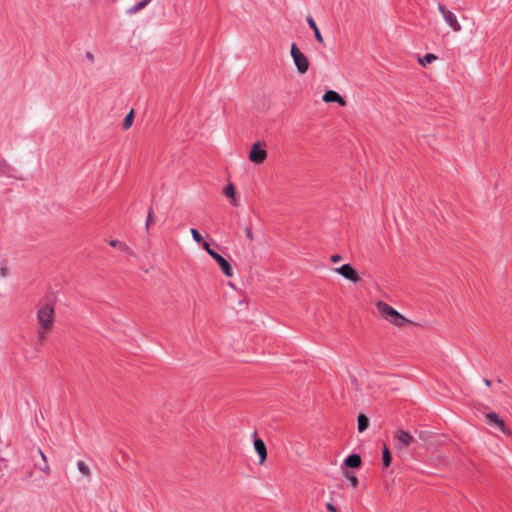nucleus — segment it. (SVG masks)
Segmentation results:
<instances>
[{"label": "nucleus", "mask_w": 512, "mask_h": 512, "mask_svg": "<svg viewBox=\"0 0 512 512\" xmlns=\"http://www.w3.org/2000/svg\"><path fill=\"white\" fill-rule=\"evenodd\" d=\"M38 328L37 339L43 343L47 339V334L52 331L55 322V309L49 303H41L37 307L36 313Z\"/></svg>", "instance_id": "f257e3e1"}, {"label": "nucleus", "mask_w": 512, "mask_h": 512, "mask_svg": "<svg viewBox=\"0 0 512 512\" xmlns=\"http://www.w3.org/2000/svg\"><path fill=\"white\" fill-rule=\"evenodd\" d=\"M376 308L380 315L391 323L392 325L396 327H403L406 324H411L412 321L404 317L402 314H400L398 311H396L393 307L388 305L387 303L383 301H378L376 303Z\"/></svg>", "instance_id": "f03ea898"}, {"label": "nucleus", "mask_w": 512, "mask_h": 512, "mask_svg": "<svg viewBox=\"0 0 512 512\" xmlns=\"http://www.w3.org/2000/svg\"><path fill=\"white\" fill-rule=\"evenodd\" d=\"M291 57L300 74H305L309 69L308 58L300 51L295 43L291 44Z\"/></svg>", "instance_id": "7ed1b4c3"}, {"label": "nucleus", "mask_w": 512, "mask_h": 512, "mask_svg": "<svg viewBox=\"0 0 512 512\" xmlns=\"http://www.w3.org/2000/svg\"><path fill=\"white\" fill-rule=\"evenodd\" d=\"M394 438V447L399 451L407 449L415 441L414 437L408 431L402 428L396 429L394 432Z\"/></svg>", "instance_id": "20e7f679"}, {"label": "nucleus", "mask_w": 512, "mask_h": 512, "mask_svg": "<svg viewBox=\"0 0 512 512\" xmlns=\"http://www.w3.org/2000/svg\"><path fill=\"white\" fill-rule=\"evenodd\" d=\"M438 11L442 15L446 24L455 32H459L462 29L461 24L459 23L457 16L449 10L445 5L438 4Z\"/></svg>", "instance_id": "39448f33"}, {"label": "nucleus", "mask_w": 512, "mask_h": 512, "mask_svg": "<svg viewBox=\"0 0 512 512\" xmlns=\"http://www.w3.org/2000/svg\"><path fill=\"white\" fill-rule=\"evenodd\" d=\"M267 158V151L262 147L260 142H256L252 145L249 152V160L257 165L265 162Z\"/></svg>", "instance_id": "423d86ee"}, {"label": "nucleus", "mask_w": 512, "mask_h": 512, "mask_svg": "<svg viewBox=\"0 0 512 512\" xmlns=\"http://www.w3.org/2000/svg\"><path fill=\"white\" fill-rule=\"evenodd\" d=\"M334 271L351 282L356 283L360 280L357 272L350 264H344L341 267L335 268Z\"/></svg>", "instance_id": "0eeeda50"}, {"label": "nucleus", "mask_w": 512, "mask_h": 512, "mask_svg": "<svg viewBox=\"0 0 512 512\" xmlns=\"http://www.w3.org/2000/svg\"><path fill=\"white\" fill-rule=\"evenodd\" d=\"M211 257L217 262V264L219 265V267L221 268V270L225 274V276L232 277L234 275V272H233V269H232L230 263L225 258H223L220 254L211 253Z\"/></svg>", "instance_id": "6e6552de"}, {"label": "nucleus", "mask_w": 512, "mask_h": 512, "mask_svg": "<svg viewBox=\"0 0 512 512\" xmlns=\"http://www.w3.org/2000/svg\"><path fill=\"white\" fill-rule=\"evenodd\" d=\"M486 419H487V422L489 425H494L504 434H509V430L507 429L504 421L499 417V415L497 413H495V412L487 413Z\"/></svg>", "instance_id": "1a4fd4ad"}, {"label": "nucleus", "mask_w": 512, "mask_h": 512, "mask_svg": "<svg viewBox=\"0 0 512 512\" xmlns=\"http://www.w3.org/2000/svg\"><path fill=\"white\" fill-rule=\"evenodd\" d=\"M254 449L259 456V464L262 465L267 459V449L264 441L260 438L255 439Z\"/></svg>", "instance_id": "9d476101"}, {"label": "nucleus", "mask_w": 512, "mask_h": 512, "mask_svg": "<svg viewBox=\"0 0 512 512\" xmlns=\"http://www.w3.org/2000/svg\"><path fill=\"white\" fill-rule=\"evenodd\" d=\"M323 101L326 103L336 102L341 106H346V101L344 100V98L339 93L333 90H328L325 92V94L323 95Z\"/></svg>", "instance_id": "9b49d317"}, {"label": "nucleus", "mask_w": 512, "mask_h": 512, "mask_svg": "<svg viewBox=\"0 0 512 512\" xmlns=\"http://www.w3.org/2000/svg\"><path fill=\"white\" fill-rule=\"evenodd\" d=\"M150 2L151 0H142L137 4L131 6L129 9H127L126 13L128 15H135L139 13L142 9H144Z\"/></svg>", "instance_id": "f8f14e48"}, {"label": "nucleus", "mask_w": 512, "mask_h": 512, "mask_svg": "<svg viewBox=\"0 0 512 512\" xmlns=\"http://www.w3.org/2000/svg\"><path fill=\"white\" fill-rule=\"evenodd\" d=\"M223 193H224V195L227 198L231 199V204L233 206H238V202H237V200L235 198V187H234V185L232 183L227 184V186L225 187Z\"/></svg>", "instance_id": "ddd939ff"}, {"label": "nucleus", "mask_w": 512, "mask_h": 512, "mask_svg": "<svg viewBox=\"0 0 512 512\" xmlns=\"http://www.w3.org/2000/svg\"><path fill=\"white\" fill-rule=\"evenodd\" d=\"M345 465L349 468H358L361 465V458L358 454H351L345 460Z\"/></svg>", "instance_id": "4468645a"}, {"label": "nucleus", "mask_w": 512, "mask_h": 512, "mask_svg": "<svg viewBox=\"0 0 512 512\" xmlns=\"http://www.w3.org/2000/svg\"><path fill=\"white\" fill-rule=\"evenodd\" d=\"M307 23L309 25V27L313 30L314 32V36L316 38V40L319 42V43H323L324 42V39L316 25V22L313 20V18L311 17H308L307 18Z\"/></svg>", "instance_id": "2eb2a0df"}, {"label": "nucleus", "mask_w": 512, "mask_h": 512, "mask_svg": "<svg viewBox=\"0 0 512 512\" xmlns=\"http://www.w3.org/2000/svg\"><path fill=\"white\" fill-rule=\"evenodd\" d=\"M357 422H358V431L360 433L364 432L368 428V426H369V419L364 414H360L358 416Z\"/></svg>", "instance_id": "dca6fc26"}, {"label": "nucleus", "mask_w": 512, "mask_h": 512, "mask_svg": "<svg viewBox=\"0 0 512 512\" xmlns=\"http://www.w3.org/2000/svg\"><path fill=\"white\" fill-rule=\"evenodd\" d=\"M133 120H134V110L131 109L123 121L122 128L124 130H128L132 126Z\"/></svg>", "instance_id": "f3484780"}, {"label": "nucleus", "mask_w": 512, "mask_h": 512, "mask_svg": "<svg viewBox=\"0 0 512 512\" xmlns=\"http://www.w3.org/2000/svg\"><path fill=\"white\" fill-rule=\"evenodd\" d=\"M435 60H437V56L434 54H431V53H428L425 56L419 58V62L422 65H426L427 63H432Z\"/></svg>", "instance_id": "a211bd4d"}, {"label": "nucleus", "mask_w": 512, "mask_h": 512, "mask_svg": "<svg viewBox=\"0 0 512 512\" xmlns=\"http://www.w3.org/2000/svg\"><path fill=\"white\" fill-rule=\"evenodd\" d=\"M382 459H383L384 466L388 467L391 463V453L386 446H384V448H383Z\"/></svg>", "instance_id": "6ab92c4d"}, {"label": "nucleus", "mask_w": 512, "mask_h": 512, "mask_svg": "<svg viewBox=\"0 0 512 512\" xmlns=\"http://www.w3.org/2000/svg\"><path fill=\"white\" fill-rule=\"evenodd\" d=\"M78 470L80 473H82L84 476L88 477L91 474L90 468L85 464L83 461H79L77 463Z\"/></svg>", "instance_id": "aec40b11"}, {"label": "nucleus", "mask_w": 512, "mask_h": 512, "mask_svg": "<svg viewBox=\"0 0 512 512\" xmlns=\"http://www.w3.org/2000/svg\"><path fill=\"white\" fill-rule=\"evenodd\" d=\"M190 233H191V235H192L193 239H194L197 243L202 242L203 238H202L201 234H200L196 229L191 228V229H190Z\"/></svg>", "instance_id": "412c9836"}, {"label": "nucleus", "mask_w": 512, "mask_h": 512, "mask_svg": "<svg viewBox=\"0 0 512 512\" xmlns=\"http://www.w3.org/2000/svg\"><path fill=\"white\" fill-rule=\"evenodd\" d=\"M345 476L348 478L352 487H356L358 485V478L356 476L351 475L348 472L345 473Z\"/></svg>", "instance_id": "4be33fe9"}, {"label": "nucleus", "mask_w": 512, "mask_h": 512, "mask_svg": "<svg viewBox=\"0 0 512 512\" xmlns=\"http://www.w3.org/2000/svg\"><path fill=\"white\" fill-rule=\"evenodd\" d=\"M154 222V219H153V213H152V210H149V213H148V216H147V220H146V227L149 228V226Z\"/></svg>", "instance_id": "5701e85b"}, {"label": "nucleus", "mask_w": 512, "mask_h": 512, "mask_svg": "<svg viewBox=\"0 0 512 512\" xmlns=\"http://www.w3.org/2000/svg\"><path fill=\"white\" fill-rule=\"evenodd\" d=\"M245 234L247 239H249L250 241L254 240V236L250 227L245 228Z\"/></svg>", "instance_id": "b1692460"}, {"label": "nucleus", "mask_w": 512, "mask_h": 512, "mask_svg": "<svg viewBox=\"0 0 512 512\" xmlns=\"http://www.w3.org/2000/svg\"><path fill=\"white\" fill-rule=\"evenodd\" d=\"M342 260V257L339 254H334L331 256V261L333 263H338Z\"/></svg>", "instance_id": "393cba45"}, {"label": "nucleus", "mask_w": 512, "mask_h": 512, "mask_svg": "<svg viewBox=\"0 0 512 512\" xmlns=\"http://www.w3.org/2000/svg\"><path fill=\"white\" fill-rule=\"evenodd\" d=\"M326 508L329 512H338L337 508L332 503H327Z\"/></svg>", "instance_id": "a878e982"}, {"label": "nucleus", "mask_w": 512, "mask_h": 512, "mask_svg": "<svg viewBox=\"0 0 512 512\" xmlns=\"http://www.w3.org/2000/svg\"><path fill=\"white\" fill-rule=\"evenodd\" d=\"M203 248L207 251V253L211 256V253H216L214 250L210 248V245L208 243L203 244Z\"/></svg>", "instance_id": "bb28decb"}, {"label": "nucleus", "mask_w": 512, "mask_h": 512, "mask_svg": "<svg viewBox=\"0 0 512 512\" xmlns=\"http://www.w3.org/2000/svg\"><path fill=\"white\" fill-rule=\"evenodd\" d=\"M121 243H122V242H120V241H118V240H112V241H110V242H109V244H110L112 247H117V248H119V246H120V244H121Z\"/></svg>", "instance_id": "cd10ccee"}, {"label": "nucleus", "mask_w": 512, "mask_h": 512, "mask_svg": "<svg viewBox=\"0 0 512 512\" xmlns=\"http://www.w3.org/2000/svg\"><path fill=\"white\" fill-rule=\"evenodd\" d=\"M0 275L6 277L8 275V269L6 267L0 268Z\"/></svg>", "instance_id": "c85d7f7f"}, {"label": "nucleus", "mask_w": 512, "mask_h": 512, "mask_svg": "<svg viewBox=\"0 0 512 512\" xmlns=\"http://www.w3.org/2000/svg\"><path fill=\"white\" fill-rule=\"evenodd\" d=\"M42 470H43V472H45L46 474H49V472H50V468H49L48 461H47V462H44V466L42 467Z\"/></svg>", "instance_id": "c756f323"}, {"label": "nucleus", "mask_w": 512, "mask_h": 512, "mask_svg": "<svg viewBox=\"0 0 512 512\" xmlns=\"http://www.w3.org/2000/svg\"><path fill=\"white\" fill-rule=\"evenodd\" d=\"M38 454L40 455L44 462H47V457L41 449L38 450Z\"/></svg>", "instance_id": "7c9ffc66"}, {"label": "nucleus", "mask_w": 512, "mask_h": 512, "mask_svg": "<svg viewBox=\"0 0 512 512\" xmlns=\"http://www.w3.org/2000/svg\"><path fill=\"white\" fill-rule=\"evenodd\" d=\"M119 249L125 251V252H128L129 251V248L126 244L124 243H121L120 246H119Z\"/></svg>", "instance_id": "2f4dec72"}, {"label": "nucleus", "mask_w": 512, "mask_h": 512, "mask_svg": "<svg viewBox=\"0 0 512 512\" xmlns=\"http://www.w3.org/2000/svg\"><path fill=\"white\" fill-rule=\"evenodd\" d=\"M86 57H87V59H89L91 62H93V61H94V55H93L92 53L88 52V53L86 54Z\"/></svg>", "instance_id": "473e14b6"}, {"label": "nucleus", "mask_w": 512, "mask_h": 512, "mask_svg": "<svg viewBox=\"0 0 512 512\" xmlns=\"http://www.w3.org/2000/svg\"><path fill=\"white\" fill-rule=\"evenodd\" d=\"M483 382H484V384H485L487 387H490V386H491V382H490V380H488V379H486V378H485V379L483 380Z\"/></svg>", "instance_id": "72a5a7b5"}, {"label": "nucleus", "mask_w": 512, "mask_h": 512, "mask_svg": "<svg viewBox=\"0 0 512 512\" xmlns=\"http://www.w3.org/2000/svg\"><path fill=\"white\" fill-rule=\"evenodd\" d=\"M111 512H117V509H115V510H111Z\"/></svg>", "instance_id": "f704fd0d"}]
</instances>
